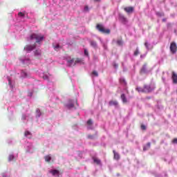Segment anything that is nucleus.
<instances>
[{
  "mask_svg": "<svg viewBox=\"0 0 177 177\" xmlns=\"http://www.w3.org/2000/svg\"><path fill=\"white\" fill-rule=\"evenodd\" d=\"M93 161H94V162H95V164H97V165H100V160L98 159L97 158H93Z\"/></svg>",
  "mask_w": 177,
  "mask_h": 177,
  "instance_id": "aec40b11",
  "label": "nucleus"
},
{
  "mask_svg": "<svg viewBox=\"0 0 177 177\" xmlns=\"http://www.w3.org/2000/svg\"><path fill=\"white\" fill-rule=\"evenodd\" d=\"M151 143L150 142H147V147L148 148V149H150V146H151Z\"/></svg>",
  "mask_w": 177,
  "mask_h": 177,
  "instance_id": "4c0bfd02",
  "label": "nucleus"
},
{
  "mask_svg": "<svg viewBox=\"0 0 177 177\" xmlns=\"http://www.w3.org/2000/svg\"><path fill=\"white\" fill-rule=\"evenodd\" d=\"M75 102H76V105L78 106V102H77V100Z\"/></svg>",
  "mask_w": 177,
  "mask_h": 177,
  "instance_id": "37998d69",
  "label": "nucleus"
},
{
  "mask_svg": "<svg viewBox=\"0 0 177 177\" xmlns=\"http://www.w3.org/2000/svg\"><path fill=\"white\" fill-rule=\"evenodd\" d=\"M146 150H149V148L146 147H143V151H146Z\"/></svg>",
  "mask_w": 177,
  "mask_h": 177,
  "instance_id": "ea45409f",
  "label": "nucleus"
},
{
  "mask_svg": "<svg viewBox=\"0 0 177 177\" xmlns=\"http://www.w3.org/2000/svg\"><path fill=\"white\" fill-rule=\"evenodd\" d=\"M136 91H137V92L141 93H145V88H142V87H137L136 88Z\"/></svg>",
  "mask_w": 177,
  "mask_h": 177,
  "instance_id": "4468645a",
  "label": "nucleus"
},
{
  "mask_svg": "<svg viewBox=\"0 0 177 177\" xmlns=\"http://www.w3.org/2000/svg\"><path fill=\"white\" fill-rule=\"evenodd\" d=\"M139 55V49L136 48V50L134 51V56H138Z\"/></svg>",
  "mask_w": 177,
  "mask_h": 177,
  "instance_id": "bb28decb",
  "label": "nucleus"
},
{
  "mask_svg": "<svg viewBox=\"0 0 177 177\" xmlns=\"http://www.w3.org/2000/svg\"><path fill=\"white\" fill-rule=\"evenodd\" d=\"M92 120L89 119L88 121H87V125H92Z\"/></svg>",
  "mask_w": 177,
  "mask_h": 177,
  "instance_id": "7c9ffc66",
  "label": "nucleus"
},
{
  "mask_svg": "<svg viewBox=\"0 0 177 177\" xmlns=\"http://www.w3.org/2000/svg\"><path fill=\"white\" fill-rule=\"evenodd\" d=\"M15 158V156L13 155H10L8 157V161H12Z\"/></svg>",
  "mask_w": 177,
  "mask_h": 177,
  "instance_id": "cd10ccee",
  "label": "nucleus"
},
{
  "mask_svg": "<svg viewBox=\"0 0 177 177\" xmlns=\"http://www.w3.org/2000/svg\"><path fill=\"white\" fill-rule=\"evenodd\" d=\"M171 79L173 84H177V74L175 72H172Z\"/></svg>",
  "mask_w": 177,
  "mask_h": 177,
  "instance_id": "0eeeda50",
  "label": "nucleus"
},
{
  "mask_svg": "<svg viewBox=\"0 0 177 177\" xmlns=\"http://www.w3.org/2000/svg\"><path fill=\"white\" fill-rule=\"evenodd\" d=\"M90 44L91 46H93V48H96V46H97V44L96 43V41H91Z\"/></svg>",
  "mask_w": 177,
  "mask_h": 177,
  "instance_id": "5701e85b",
  "label": "nucleus"
},
{
  "mask_svg": "<svg viewBox=\"0 0 177 177\" xmlns=\"http://www.w3.org/2000/svg\"><path fill=\"white\" fill-rule=\"evenodd\" d=\"M88 139H95V137L92 135H88Z\"/></svg>",
  "mask_w": 177,
  "mask_h": 177,
  "instance_id": "473e14b6",
  "label": "nucleus"
},
{
  "mask_svg": "<svg viewBox=\"0 0 177 177\" xmlns=\"http://www.w3.org/2000/svg\"><path fill=\"white\" fill-rule=\"evenodd\" d=\"M120 97H121L123 103H127L128 102V100H127V97L125 96V94H122Z\"/></svg>",
  "mask_w": 177,
  "mask_h": 177,
  "instance_id": "f8f14e48",
  "label": "nucleus"
},
{
  "mask_svg": "<svg viewBox=\"0 0 177 177\" xmlns=\"http://www.w3.org/2000/svg\"><path fill=\"white\" fill-rule=\"evenodd\" d=\"M124 10L127 12V13H132L133 12V7H125Z\"/></svg>",
  "mask_w": 177,
  "mask_h": 177,
  "instance_id": "6e6552de",
  "label": "nucleus"
},
{
  "mask_svg": "<svg viewBox=\"0 0 177 177\" xmlns=\"http://www.w3.org/2000/svg\"><path fill=\"white\" fill-rule=\"evenodd\" d=\"M162 21L163 23H165V21H167V18H163V19H162Z\"/></svg>",
  "mask_w": 177,
  "mask_h": 177,
  "instance_id": "a19ab883",
  "label": "nucleus"
},
{
  "mask_svg": "<svg viewBox=\"0 0 177 177\" xmlns=\"http://www.w3.org/2000/svg\"><path fill=\"white\" fill-rule=\"evenodd\" d=\"M35 48H37V44L35 43L33 45H26L24 49L26 52H32Z\"/></svg>",
  "mask_w": 177,
  "mask_h": 177,
  "instance_id": "20e7f679",
  "label": "nucleus"
},
{
  "mask_svg": "<svg viewBox=\"0 0 177 177\" xmlns=\"http://www.w3.org/2000/svg\"><path fill=\"white\" fill-rule=\"evenodd\" d=\"M141 129H142L143 131H146V126L145 125H141Z\"/></svg>",
  "mask_w": 177,
  "mask_h": 177,
  "instance_id": "72a5a7b5",
  "label": "nucleus"
},
{
  "mask_svg": "<svg viewBox=\"0 0 177 177\" xmlns=\"http://www.w3.org/2000/svg\"><path fill=\"white\" fill-rule=\"evenodd\" d=\"M29 39L34 41L35 39L36 44H41L44 41V35L41 34L32 33L30 35Z\"/></svg>",
  "mask_w": 177,
  "mask_h": 177,
  "instance_id": "f257e3e1",
  "label": "nucleus"
},
{
  "mask_svg": "<svg viewBox=\"0 0 177 177\" xmlns=\"http://www.w3.org/2000/svg\"><path fill=\"white\" fill-rule=\"evenodd\" d=\"M24 135L26 138H28V139H31V133L30 131H25Z\"/></svg>",
  "mask_w": 177,
  "mask_h": 177,
  "instance_id": "a211bd4d",
  "label": "nucleus"
},
{
  "mask_svg": "<svg viewBox=\"0 0 177 177\" xmlns=\"http://www.w3.org/2000/svg\"><path fill=\"white\" fill-rule=\"evenodd\" d=\"M55 49H59V48H60V45L59 44H57L55 46H54Z\"/></svg>",
  "mask_w": 177,
  "mask_h": 177,
  "instance_id": "e433bc0d",
  "label": "nucleus"
},
{
  "mask_svg": "<svg viewBox=\"0 0 177 177\" xmlns=\"http://www.w3.org/2000/svg\"><path fill=\"white\" fill-rule=\"evenodd\" d=\"M41 115H42V112H41V110H39V109H37L36 110V116L41 117Z\"/></svg>",
  "mask_w": 177,
  "mask_h": 177,
  "instance_id": "dca6fc26",
  "label": "nucleus"
},
{
  "mask_svg": "<svg viewBox=\"0 0 177 177\" xmlns=\"http://www.w3.org/2000/svg\"><path fill=\"white\" fill-rule=\"evenodd\" d=\"M145 46L147 48V49H149V44L147 41L145 43Z\"/></svg>",
  "mask_w": 177,
  "mask_h": 177,
  "instance_id": "2f4dec72",
  "label": "nucleus"
},
{
  "mask_svg": "<svg viewBox=\"0 0 177 177\" xmlns=\"http://www.w3.org/2000/svg\"><path fill=\"white\" fill-rule=\"evenodd\" d=\"M154 89H156V87H151V86L147 84L144 85L145 93H150V92H152Z\"/></svg>",
  "mask_w": 177,
  "mask_h": 177,
  "instance_id": "7ed1b4c3",
  "label": "nucleus"
},
{
  "mask_svg": "<svg viewBox=\"0 0 177 177\" xmlns=\"http://www.w3.org/2000/svg\"><path fill=\"white\" fill-rule=\"evenodd\" d=\"M114 67H115V68H117V67H118V64H115V65H114Z\"/></svg>",
  "mask_w": 177,
  "mask_h": 177,
  "instance_id": "79ce46f5",
  "label": "nucleus"
},
{
  "mask_svg": "<svg viewBox=\"0 0 177 177\" xmlns=\"http://www.w3.org/2000/svg\"><path fill=\"white\" fill-rule=\"evenodd\" d=\"M170 51L171 53H172L173 55H175V53H176L177 52V46H176V43L175 42H171L170 44Z\"/></svg>",
  "mask_w": 177,
  "mask_h": 177,
  "instance_id": "39448f33",
  "label": "nucleus"
},
{
  "mask_svg": "<svg viewBox=\"0 0 177 177\" xmlns=\"http://www.w3.org/2000/svg\"><path fill=\"white\" fill-rule=\"evenodd\" d=\"M35 56H41V55H42V52L41 51V50H37L36 51H35Z\"/></svg>",
  "mask_w": 177,
  "mask_h": 177,
  "instance_id": "6ab92c4d",
  "label": "nucleus"
},
{
  "mask_svg": "<svg viewBox=\"0 0 177 177\" xmlns=\"http://www.w3.org/2000/svg\"><path fill=\"white\" fill-rule=\"evenodd\" d=\"M44 159L46 162H50V160H52V157H50V155H47L44 157Z\"/></svg>",
  "mask_w": 177,
  "mask_h": 177,
  "instance_id": "2eb2a0df",
  "label": "nucleus"
},
{
  "mask_svg": "<svg viewBox=\"0 0 177 177\" xmlns=\"http://www.w3.org/2000/svg\"><path fill=\"white\" fill-rule=\"evenodd\" d=\"M84 12H89V7L88 6H84Z\"/></svg>",
  "mask_w": 177,
  "mask_h": 177,
  "instance_id": "c85d7f7f",
  "label": "nucleus"
},
{
  "mask_svg": "<svg viewBox=\"0 0 177 177\" xmlns=\"http://www.w3.org/2000/svg\"><path fill=\"white\" fill-rule=\"evenodd\" d=\"M156 15H157L159 17H162L165 16L164 12H156Z\"/></svg>",
  "mask_w": 177,
  "mask_h": 177,
  "instance_id": "393cba45",
  "label": "nucleus"
},
{
  "mask_svg": "<svg viewBox=\"0 0 177 177\" xmlns=\"http://www.w3.org/2000/svg\"><path fill=\"white\" fill-rule=\"evenodd\" d=\"M93 75H95V77H98L99 73H97V71H94L92 72Z\"/></svg>",
  "mask_w": 177,
  "mask_h": 177,
  "instance_id": "a878e982",
  "label": "nucleus"
},
{
  "mask_svg": "<svg viewBox=\"0 0 177 177\" xmlns=\"http://www.w3.org/2000/svg\"><path fill=\"white\" fill-rule=\"evenodd\" d=\"M147 64H145L140 69V74H146L147 73Z\"/></svg>",
  "mask_w": 177,
  "mask_h": 177,
  "instance_id": "423d86ee",
  "label": "nucleus"
},
{
  "mask_svg": "<svg viewBox=\"0 0 177 177\" xmlns=\"http://www.w3.org/2000/svg\"><path fill=\"white\" fill-rule=\"evenodd\" d=\"M66 106H67L68 109H73V108L75 107V106L74 105V104L73 102L68 104Z\"/></svg>",
  "mask_w": 177,
  "mask_h": 177,
  "instance_id": "4be33fe9",
  "label": "nucleus"
},
{
  "mask_svg": "<svg viewBox=\"0 0 177 177\" xmlns=\"http://www.w3.org/2000/svg\"><path fill=\"white\" fill-rule=\"evenodd\" d=\"M84 55L85 56H89V53L88 52V50L84 49Z\"/></svg>",
  "mask_w": 177,
  "mask_h": 177,
  "instance_id": "c756f323",
  "label": "nucleus"
},
{
  "mask_svg": "<svg viewBox=\"0 0 177 177\" xmlns=\"http://www.w3.org/2000/svg\"><path fill=\"white\" fill-rule=\"evenodd\" d=\"M94 1H100V0H94Z\"/></svg>",
  "mask_w": 177,
  "mask_h": 177,
  "instance_id": "a18cd8bd",
  "label": "nucleus"
},
{
  "mask_svg": "<svg viewBox=\"0 0 177 177\" xmlns=\"http://www.w3.org/2000/svg\"><path fill=\"white\" fill-rule=\"evenodd\" d=\"M120 82L125 84V79H120Z\"/></svg>",
  "mask_w": 177,
  "mask_h": 177,
  "instance_id": "58836bf2",
  "label": "nucleus"
},
{
  "mask_svg": "<svg viewBox=\"0 0 177 177\" xmlns=\"http://www.w3.org/2000/svg\"><path fill=\"white\" fill-rule=\"evenodd\" d=\"M18 16L19 17H26V12H19L18 13Z\"/></svg>",
  "mask_w": 177,
  "mask_h": 177,
  "instance_id": "b1692460",
  "label": "nucleus"
},
{
  "mask_svg": "<svg viewBox=\"0 0 177 177\" xmlns=\"http://www.w3.org/2000/svg\"><path fill=\"white\" fill-rule=\"evenodd\" d=\"M109 106H115V107H117L118 106V102L117 100H111L109 102Z\"/></svg>",
  "mask_w": 177,
  "mask_h": 177,
  "instance_id": "1a4fd4ad",
  "label": "nucleus"
},
{
  "mask_svg": "<svg viewBox=\"0 0 177 177\" xmlns=\"http://www.w3.org/2000/svg\"><path fill=\"white\" fill-rule=\"evenodd\" d=\"M113 153L114 160H117L118 161V160H120V154H118V153L115 152V151H113Z\"/></svg>",
  "mask_w": 177,
  "mask_h": 177,
  "instance_id": "9b49d317",
  "label": "nucleus"
},
{
  "mask_svg": "<svg viewBox=\"0 0 177 177\" xmlns=\"http://www.w3.org/2000/svg\"><path fill=\"white\" fill-rule=\"evenodd\" d=\"M120 20L122 23H124V24L126 23H128V19H127V18L125 17H120Z\"/></svg>",
  "mask_w": 177,
  "mask_h": 177,
  "instance_id": "f3484780",
  "label": "nucleus"
},
{
  "mask_svg": "<svg viewBox=\"0 0 177 177\" xmlns=\"http://www.w3.org/2000/svg\"><path fill=\"white\" fill-rule=\"evenodd\" d=\"M50 174H52L53 176H59V170L54 169L50 171Z\"/></svg>",
  "mask_w": 177,
  "mask_h": 177,
  "instance_id": "9d476101",
  "label": "nucleus"
},
{
  "mask_svg": "<svg viewBox=\"0 0 177 177\" xmlns=\"http://www.w3.org/2000/svg\"><path fill=\"white\" fill-rule=\"evenodd\" d=\"M96 28L100 31V32H102V34H110V29H106L103 26V25L97 24L96 25Z\"/></svg>",
  "mask_w": 177,
  "mask_h": 177,
  "instance_id": "f03ea898",
  "label": "nucleus"
},
{
  "mask_svg": "<svg viewBox=\"0 0 177 177\" xmlns=\"http://www.w3.org/2000/svg\"><path fill=\"white\" fill-rule=\"evenodd\" d=\"M75 62V59L74 58H73L71 60H68V64L69 67H71V66H74Z\"/></svg>",
  "mask_w": 177,
  "mask_h": 177,
  "instance_id": "ddd939ff",
  "label": "nucleus"
},
{
  "mask_svg": "<svg viewBox=\"0 0 177 177\" xmlns=\"http://www.w3.org/2000/svg\"><path fill=\"white\" fill-rule=\"evenodd\" d=\"M8 84H10V80H9V82H8Z\"/></svg>",
  "mask_w": 177,
  "mask_h": 177,
  "instance_id": "c03bdc74",
  "label": "nucleus"
},
{
  "mask_svg": "<svg viewBox=\"0 0 177 177\" xmlns=\"http://www.w3.org/2000/svg\"><path fill=\"white\" fill-rule=\"evenodd\" d=\"M172 143H174V144H176V145H177V138L173 139Z\"/></svg>",
  "mask_w": 177,
  "mask_h": 177,
  "instance_id": "c9c22d12",
  "label": "nucleus"
},
{
  "mask_svg": "<svg viewBox=\"0 0 177 177\" xmlns=\"http://www.w3.org/2000/svg\"><path fill=\"white\" fill-rule=\"evenodd\" d=\"M117 44H118V45H122V41L118 40V41H117Z\"/></svg>",
  "mask_w": 177,
  "mask_h": 177,
  "instance_id": "f704fd0d",
  "label": "nucleus"
},
{
  "mask_svg": "<svg viewBox=\"0 0 177 177\" xmlns=\"http://www.w3.org/2000/svg\"><path fill=\"white\" fill-rule=\"evenodd\" d=\"M81 59L80 58H77L76 59H75V62L73 64V66H75V64H80V63H81Z\"/></svg>",
  "mask_w": 177,
  "mask_h": 177,
  "instance_id": "412c9836",
  "label": "nucleus"
}]
</instances>
